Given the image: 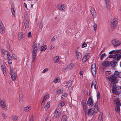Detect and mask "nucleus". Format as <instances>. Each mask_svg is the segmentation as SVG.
Instances as JSON below:
<instances>
[{"label":"nucleus","instance_id":"obj_42","mask_svg":"<svg viewBox=\"0 0 121 121\" xmlns=\"http://www.w3.org/2000/svg\"><path fill=\"white\" fill-rule=\"evenodd\" d=\"M65 104V103L64 101H62L59 104L58 106L60 107H62Z\"/></svg>","mask_w":121,"mask_h":121},{"label":"nucleus","instance_id":"obj_11","mask_svg":"<svg viewBox=\"0 0 121 121\" xmlns=\"http://www.w3.org/2000/svg\"><path fill=\"white\" fill-rule=\"evenodd\" d=\"M4 27L2 22L0 21V32L1 34H3L4 32Z\"/></svg>","mask_w":121,"mask_h":121},{"label":"nucleus","instance_id":"obj_55","mask_svg":"<svg viewBox=\"0 0 121 121\" xmlns=\"http://www.w3.org/2000/svg\"><path fill=\"white\" fill-rule=\"evenodd\" d=\"M115 56H113L112 55H110L109 56V57L110 58L113 57L114 58V59L116 60V58H115Z\"/></svg>","mask_w":121,"mask_h":121},{"label":"nucleus","instance_id":"obj_61","mask_svg":"<svg viewBox=\"0 0 121 121\" xmlns=\"http://www.w3.org/2000/svg\"><path fill=\"white\" fill-rule=\"evenodd\" d=\"M55 36H53V38H52V41H53L55 40L56 39V38H55Z\"/></svg>","mask_w":121,"mask_h":121},{"label":"nucleus","instance_id":"obj_28","mask_svg":"<svg viewBox=\"0 0 121 121\" xmlns=\"http://www.w3.org/2000/svg\"><path fill=\"white\" fill-rule=\"evenodd\" d=\"M30 109V106H28L25 107L24 108L23 110L25 112H27L29 111Z\"/></svg>","mask_w":121,"mask_h":121},{"label":"nucleus","instance_id":"obj_8","mask_svg":"<svg viewBox=\"0 0 121 121\" xmlns=\"http://www.w3.org/2000/svg\"><path fill=\"white\" fill-rule=\"evenodd\" d=\"M57 8L61 11H65L66 9V7L65 4H59L57 6Z\"/></svg>","mask_w":121,"mask_h":121},{"label":"nucleus","instance_id":"obj_25","mask_svg":"<svg viewBox=\"0 0 121 121\" xmlns=\"http://www.w3.org/2000/svg\"><path fill=\"white\" fill-rule=\"evenodd\" d=\"M91 84L93 85L94 88L96 89L98 88L97 86L96 85L97 83L96 81H92Z\"/></svg>","mask_w":121,"mask_h":121},{"label":"nucleus","instance_id":"obj_33","mask_svg":"<svg viewBox=\"0 0 121 121\" xmlns=\"http://www.w3.org/2000/svg\"><path fill=\"white\" fill-rule=\"evenodd\" d=\"M61 121H67V117L66 115H64L62 116Z\"/></svg>","mask_w":121,"mask_h":121},{"label":"nucleus","instance_id":"obj_30","mask_svg":"<svg viewBox=\"0 0 121 121\" xmlns=\"http://www.w3.org/2000/svg\"><path fill=\"white\" fill-rule=\"evenodd\" d=\"M49 98V95H45L44 97V98L41 104H43V103H44V102L46 100L48 99Z\"/></svg>","mask_w":121,"mask_h":121},{"label":"nucleus","instance_id":"obj_44","mask_svg":"<svg viewBox=\"0 0 121 121\" xmlns=\"http://www.w3.org/2000/svg\"><path fill=\"white\" fill-rule=\"evenodd\" d=\"M116 62L115 61L113 60L110 62V64L112 65L115 66V65Z\"/></svg>","mask_w":121,"mask_h":121},{"label":"nucleus","instance_id":"obj_26","mask_svg":"<svg viewBox=\"0 0 121 121\" xmlns=\"http://www.w3.org/2000/svg\"><path fill=\"white\" fill-rule=\"evenodd\" d=\"M109 62L108 61H105L103 62L102 65L104 67H107L109 66Z\"/></svg>","mask_w":121,"mask_h":121},{"label":"nucleus","instance_id":"obj_21","mask_svg":"<svg viewBox=\"0 0 121 121\" xmlns=\"http://www.w3.org/2000/svg\"><path fill=\"white\" fill-rule=\"evenodd\" d=\"M50 101L47 102V104L44 107V108L45 110H48L50 107Z\"/></svg>","mask_w":121,"mask_h":121},{"label":"nucleus","instance_id":"obj_18","mask_svg":"<svg viewBox=\"0 0 121 121\" xmlns=\"http://www.w3.org/2000/svg\"><path fill=\"white\" fill-rule=\"evenodd\" d=\"M60 56H56L54 58V62L55 63H60Z\"/></svg>","mask_w":121,"mask_h":121},{"label":"nucleus","instance_id":"obj_32","mask_svg":"<svg viewBox=\"0 0 121 121\" xmlns=\"http://www.w3.org/2000/svg\"><path fill=\"white\" fill-rule=\"evenodd\" d=\"M88 55H86L83 57V59L82 61L84 62H86L87 60L88 59Z\"/></svg>","mask_w":121,"mask_h":121},{"label":"nucleus","instance_id":"obj_48","mask_svg":"<svg viewBox=\"0 0 121 121\" xmlns=\"http://www.w3.org/2000/svg\"><path fill=\"white\" fill-rule=\"evenodd\" d=\"M60 79L59 78H58L56 79L54 81V82L55 83H57L60 82Z\"/></svg>","mask_w":121,"mask_h":121},{"label":"nucleus","instance_id":"obj_9","mask_svg":"<svg viewBox=\"0 0 121 121\" xmlns=\"http://www.w3.org/2000/svg\"><path fill=\"white\" fill-rule=\"evenodd\" d=\"M95 112V110L94 108H91L88 109L87 114L89 116H92L94 114Z\"/></svg>","mask_w":121,"mask_h":121},{"label":"nucleus","instance_id":"obj_27","mask_svg":"<svg viewBox=\"0 0 121 121\" xmlns=\"http://www.w3.org/2000/svg\"><path fill=\"white\" fill-rule=\"evenodd\" d=\"M114 102L117 104V105H118L120 101V99L118 98H117L115 99L114 100Z\"/></svg>","mask_w":121,"mask_h":121},{"label":"nucleus","instance_id":"obj_13","mask_svg":"<svg viewBox=\"0 0 121 121\" xmlns=\"http://www.w3.org/2000/svg\"><path fill=\"white\" fill-rule=\"evenodd\" d=\"M7 56L8 60L9 65V66H10L12 64V58L10 54H9Z\"/></svg>","mask_w":121,"mask_h":121},{"label":"nucleus","instance_id":"obj_17","mask_svg":"<svg viewBox=\"0 0 121 121\" xmlns=\"http://www.w3.org/2000/svg\"><path fill=\"white\" fill-rule=\"evenodd\" d=\"M115 57L117 61L119 60L120 58H121V52H119L115 55Z\"/></svg>","mask_w":121,"mask_h":121},{"label":"nucleus","instance_id":"obj_60","mask_svg":"<svg viewBox=\"0 0 121 121\" xmlns=\"http://www.w3.org/2000/svg\"><path fill=\"white\" fill-rule=\"evenodd\" d=\"M24 6L26 8L27 10L28 8L27 7V5L26 4V3H24Z\"/></svg>","mask_w":121,"mask_h":121},{"label":"nucleus","instance_id":"obj_46","mask_svg":"<svg viewBox=\"0 0 121 121\" xmlns=\"http://www.w3.org/2000/svg\"><path fill=\"white\" fill-rule=\"evenodd\" d=\"M67 95V94L66 93H64L61 96V99H64V97H66Z\"/></svg>","mask_w":121,"mask_h":121},{"label":"nucleus","instance_id":"obj_10","mask_svg":"<svg viewBox=\"0 0 121 121\" xmlns=\"http://www.w3.org/2000/svg\"><path fill=\"white\" fill-rule=\"evenodd\" d=\"M61 112L60 109L59 108H56L54 116L56 118H57L60 116Z\"/></svg>","mask_w":121,"mask_h":121},{"label":"nucleus","instance_id":"obj_51","mask_svg":"<svg viewBox=\"0 0 121 121\" xmlns=\"http://www.w3.org/2000/svg\"><path fill=\"white\" fill-rule=\"evenodd\" d=\"M94 28V30L95 31L96 30L97 28V25L96 24H95L93 26Z\"/></svg>","mask_w":121,"mask_h":121},{"label":"nucleus","instance_id":"obj_59","mask_svg":"<svg viewBox=\"0 0 121 121\" xmlns=\"http://www.w3.org/2000/svg\"><path fill=\"white\" fill-rule=\"evenodd\" d=\"M50 118L49 117L46 118L45 119V121H50Z\"/></svg>","mask_w":121,"mask_h":121},{"label":"nucleus","instance_id":"obj_40","mask_svg":"<svg viewBox=\"0 0 121 121\" xmlns=\"http://www.w3.org/2000/svg\"><path fill=\"white\" fill-rule=\"evenodd\" d=\"M1 67L2 70H4L5 69V65L3 61H1Z\"/></svg>","mask_w":121,"mask_h":121},{"label":"nucleus","instance_id":"obj_63","mask_svg":"<svg viewBox=\"0 0 121 121\" xmlns=\"http://www.w3.org/2000/svg\"><path fill=\"white\" fill-rule=\"evenodd\" d=\"M54 47V46L52 45L51 46V47L50 48V50L53 49Z\"/></svg>","mask_w":121,"mask_h":121},{"label":"nucleus","instance_id":"obj_50","mask_svg":"<svg viewBox=\"0 0 121 121\" xmlns=\"http://www.w3.org/2000/svg\"><path fill=\"white\" fill-rule=\"evenodd\" d=\"M27 36L29 38H31L32 37L31 33L30 32H29L28 33Z\"/></svg>","mask_w":121,"mask_h":121},{"label":"nucleus","instance_id":"obj_36","mask_svg":"<svg viewBox=\"0 0 121 121\" xmlns=\"http://www.w3.org/2000/svg\"><path fill=\"white\" fill-rule=\"evenodd\" d=\"M72 83V81H69L68 82H67V85H66V86H67V87H69L71 85Z\"/></svg>","mask_w":121,"mask_h":121},{"label":"nucleus","instance_id":"obj_62","mask_svg":"<svg viewBox=\"0 0 121 121\" xmlns=\"http://www.w3.org/2000/svg\"><path fill=\"white\" fill-rule=\"evenodd\" d=\"M115 51V50H112L110 52H109V53L110 54H112V53H113V52H114Z\"/></svg>","mask_w":121,"mask_h":121},{"label":"nucleus","instance_id":"obj_64","mask_svg":"<svg viewBox=\"0 0 121 121\" xmlns=\"http://www.w3.org/2000/svg\"><path fill=\"white\" fill-rule=\"evenodd\" d=\"M80 76L81 77H82V71H81L80 73Z\"/></svg>","mask_w":121,"mask_h":121},{"label":"nucleus","instance_id":"obj_37","mask_svg":"<svg viewBox=\"0 0 121 121\" xmlns=\"http://www.w3.org/2000/svg\"><path fill=\"white\" fill-rule=\"evenodd\" d=\"M63 91V89H59L56 91V94H60Z\"/></svg>","mask_w":121,"mask_h":121},{"label":"nucleus","instance_id":"obj_47","mask_svg":"<svg viewBox=\"0 0 121 121\" xmlns=\"http://www.w3.org/2000/svg\"><path fill=\"white\" fill-rule=\"evenodd\" d=\"M23 96L22 95H20L19 96V99L20 101L22 102L23 100Z\"/></svg>","mask_w":121,"mask_h":121},{"label":"nucleus","instance_id":"obj_3","mask_svg":"<svg viewBox=\"0 0 121 121\" xmlns=\"http://www.w3.org/2000/svg\"><path fill=\"white\" fill-rule=\"evenodd\" d=\"M10 74L12 79L13 81L16 80L17 75L16 73L15 72L13 68L10 67Z\"/></svg>","mask_w":121,"mask_h":121},{"label":"nucleus","instance_id":"obj_5","mask_svg":"<svg viewBox=\"0 0 121 121\" xmlns=\"http://www.w3.org/2000/svg\"><path fill=\"white\" fill-rule=\"evenodd\" d=\"M117 21V19L116 18L113 19L111 21V26L112 29H113L116 27L118 23Z\"/></svg>","mask_w":121,"mask_h":121},{"label":"nucleus","instance_id":"obj_54","mask_svg":"<svg viewBox=\"0 0 121 121\" xmlns=\"http://www.w3.org/2000/svg\"><path fill=\"white\" fill-rule=\"evenodd\" d=\"M94 12H92L91 13L92 16L94 18L96 17L94 15V14H95V13H94Z\"/></svg>","mask_w":121,"mask_h":121},{"label":"nucleus","instance_id":"obj_16","mask_svg":"<svg viewBox=\"0 0 121 121\" xmlns=\"http://www.w3.org/2000/svg\"><path fill=\"white\" fill-rule=\"evenodd\" d=\"M87 104L88 105L91 107L93 105V103L91 98H89L88 100Z\"/></svg>","mask_w":121,"mask_h":121},{"label":"nucleus","instance_id":"obj_29","mask_svg":"<svg viewBox=\"0 0 121 121\" xmlns=\"http://www.w3.org/2000/svg\"><path fill=\"white\" fill-rule=\"evenodd\" d=\"M23 34L22 33L20 32L18 34V38L19 39H21L23 38Z\"/></svg>","mask_w":121,"mask_h":121},{"label":"nucleus","instance_id":"obj_6","mask_svg":"<svg viewBox=\"0 0 121 121\" xmlns=\"http://www.w3.org/2000/svg\"><path fill=\"white\" fill-rule=\"evenodd\" d=\"M91 72L94 76L96 75V67L95 64H92L91 66Z\"/></svg>","mask_w":121,"mask_h":121},{"label":"nucleus","instance_id":"obj_56","mask_svg":"<svg viewBox=\"0 0 121 121\" xmlns=\"http://www.w3.org/2000/svg\"><path fill=\"white\" fill-rule=\"evenodd\" d=\"M34 117L33 116H32L30 117V120L29 121H34Z\"/></svg>","mask_w":121,"mask_h":121},{"label":"nucleus","instance_id":"obj_1","mask_svg":"<svg viewBox=\"0 0 121 121\" xmlns=\"http://www.w3.org/2000/svg\"><path fill=\"white\" fill-rule=\"evenodd\" d=\"M39 48V44L35 41L33 44L32 62H35L36 59V53Z\"/></svg>","mask_w":121,"mask_h":121},{"label":"nucleus","instance_id":"obj_49","mask_svg":"<svg viewBox=\"0 0 121 121\" xmlns=\"http://www.w3.org/2000/svg\"><path fill=\"white\" fill-rule=\"evenodd\" d=\"M87 44L85 43H83L82 44V48H84L86 47Z\"/></svg>","mask_w":121,"mask_h":121},{"label":"nucleus","instance_id":"obj_58","mask_svg":"<svg viewBox=\"0 0 121 121\" xmlns=\"http://www.w3.org/2000/svg\"><path fill=\"white\" fill-rule=\"evenodd\" d=\"M2 115L3 119H5L6 116H5V114L4 113H3Z\"/></svg>","mask_w":121,"mask_h":121},{"label":"nucleus","instance_id":"obj_38","mask_svg":"<svg viewBox=\"0 0 121 121\" xmlns=\"http://www.w3.org/2000/svg\"><path fill=\"white\" fill-rule=\"evenodd\" d=\"M11 10L13 16L15 17V10L14 9V8H11Z\"/></svg>","mask_w":121,"mask_h":121},{"label":"nucleus","instance_id":"obj_15","mask_svg":"<svg viewBox=\"0 0 121 121\" xmlns=\"http://www.w3.org/2000/svg\"><path fill=\"white\" fill-rule=\"evenodd\" d=\"M75 52L78 60H80L82 58V55L81 53L80 52L77 50H76Z\"/></svg>","mask_w":121,"mask_h":121},{"label":"nucleus","instance_id":"obj_23","mask_svg":"<svg viewBox=\"0 0 121 121\" xmlns=\"http://www.w3.org/2000/svg\"><path fill=\"white\" fill-rule=\"evenodd\" d=\"M24 25L25 28H28L29 27V24L28 21L27 20H25L24 22Z\"/></svg>","mask_w":121,"mask_h":121},{"label":"nucleus","instance_id":"obj_24","mask_svg":"<svg viewBox=\"0 0 121 121\" xmlns=\"http://www.w3.org/2000/svg\"><path fill=\"white\" fill-rule=\"evenodd\" d=\"M83 108L84 111L85 115L87 113L86 105V103H83L82 104Z\"/></svg>","mask_w":121,"mask_h":121},{"label":"nucleus","instance_id":"obj_39","mask_svg":"<svg viewBox=\"0 0 121 121\" xmlns=\"http://www.w3.org/2000/svg\"><path fill=\"white\" fill-rule=\"evenodd\" d=\"M47 46L46 45H44L41 48V51H45L47 48Z\"/></svg>","mask_w":121,"mask_h":121},{"label":"nucleus","instance_id":"obj_53","mask_svg":"<svg viewBox=\"0 0 121 121\" xmlns=\"http://www.w3.org/2000/svg\"><path fill=\"white\" fill-rule=\"evenodd\" d=\"M13 58L15 60H17V56L13 54Z\"/></svg>","mask_w":121,"mask_h":121},{"label":"nucleus","instance_id":"obj_41","mask_svg":"<svg viewBox=\"0 0 121 121\" xmlns=\"http://www.w3.org/2000/svg\"><path fill=\"white\" fill-rule=\"evenodd\" d=\"M106 53H104L103 54H102L100 57V58L101 60H103L104 58L106 57Z\"/></svg>","mask_w":121,"mask_h":121},{"label":"nucleus","instance_id":"obj_19","mask_svg":"<svg viewBox=\"0 0 121 121\" xmlns=\"http://www.w3.org/2000/svg\"><path fill=\"white\" fill-rule=\"evenodd\" d=\"M1 52L4 57L5 56H7L9 54V53L6 51L4 50H1Z\"/></svg>","mask_w":121,"mask_h":121},{"label":"nucleus","instance_id":"obj_43","mask_svg":"<svg viewBox=\"0 0 121 121\" xmlns=\"http://www.w3.org/2000/svg\"><path fill=\"white\" fill-rule=\"evenodd\" d=\"M90 13H91L92 12H95V13H96V12L95 11V10L92 7H90Z\"/></svg>","mask_w":121,"mask_h":121},{"label":"nucleus","instance_id":"obj_57","mask_svg":"<svg viewBox=\"0 0 121 121\" xmlns=\"http://www.w3.org/2000/svg\"><path fill=\"white\" fill-rule=\"evenodd\" d=\"M48 70V68H46L44 69L42 72V73H44L46 72Z\"/></svg>","mask_w":121,"mask_h":121},{"label":"nucleus","instance_id":"obj_14","mask_svg":"<svg viewBox=\"0 0 121 121\" xmlns=\"http://www.w3.org/2000/svg\"><path fill=\"white\" fill-rule=\"evenodd\" d=\"M74 66V64L72 63H71L69 65L67 66L64 68L63 69L65 70L67 69H70L73 68Z\"/></svg>","mask_w":121,"mask_h":121},{"label":"nucleus","instance_id":"obj_20","mask_svg":"<svg viewBox=\"0 0 121 121\" xmlns=\"http://www.w3.org/2000/svg\"><path fill=\"white\" fill-rule=\"evenodd\" d=\"M115 76H116L117 78V77L119 78H121V73L117 71H115V73L113 75Z\"/></svg>","mask_w":121,"mask_h":121},{"label":"nucleus","instance_id":"obj_31","mask_svg":"<svg viewBox=\"0 0 121 121\" xmlns=\"http://www.w3.org/2000/svg\"><path fill=\"white\" fill-rule=\"evenodd\" d=\"M18 117L16 115H13L12 117V119L13 121H18Z\"/></svg>","mask_w":121,"mask_h":121},{"label":"nucleus","instance_id":"obj_52","mask_svg":"<svg viewBox=\"0 0 121 121\" xmlns=\"http://www.w3.org/2000/svg\"><path fill=\"white\" fill-rule=\"evenodd\" d=\"M97 97L98 99H99L100 98V93L99 92L97 93Z\"/></svg>","mask_w":121,"mask_h":121},{"label":"nucleus","instance_id":"obj_4","mask_svg":"<svg viewBox=\"0 0 121 121\" xmlns=\"http://www.w3.org/2000/svg\"><path fill=\"white\" fill-rule=\"evenodd\" d=\"M119 90V88L116 86H113L112 87V91L113 94L118 95L120 94Z\"/></svg>","mask_w":121,"mask_h":121},{"label":"nucleus","instance_id":"obj_2","mask_svg":"<svg viewBox=\"0 0 121 121\" xmlns=\"http://www.w3.org/2000/svg\"><path fill=\"white\" fill-rule=\"evenodd\" d=\"M106 79L108 81H111V82L115 83L117 82V78L116 76H115L113 75L106 77Z\"/></svg>","mask_w":121,"mask_h":121},{"label":"nucleus","instance_id":"obj_35","mask_svg":"<svg viewBox=\"0 0 121 121\" xmlns=\"http://www.w3.org/2000/svg\"><path fill=\"white\" fill-rule=\"evenodd\" d=\"M103 117V113L101 112L99 117V121H103L102 118Z\"/></svg>","mask_w":121,"mask_h":121},{"label":"nucleus","instance_id":"obj_34","mask_svg":"<svg viewBox=\"0 0 121 121\" xmlns=\"http://www.w3.org/2000/svg\"><path fill=\"white\" fill-rule=\"evenodd\" d=\"M115 110L117 112H120V108L119 106L118 105H116V106Z\"/></svg>","mask_w":121,"mask_h":121},{"label":"nucleus","instance_id":"obj_22","mask_svg":"<svg viewBox=\"0 0 121 121\" xmlns=\"http://www.w3.org/2000/svg\"><path fill=\"white\" fill-rule=\"evenodd\" d=\"M106 8L109 9L110 8V0L105 1Z\"/></svg>","mask_w":121,"mask_h":121},{"label":"nucleus","instance_id":"obj_45","mask_svg":"<svg viewBox=\"0 0 121 121\" xmlns=\"http://www.w3.org/2000/svg\"><path fill=\"white\" fill-rule=\"evenodd\" d=\"M111 73V72L110 71H107L105 72V75L106 76H108L110 75Z\"/></svg>","mask_w":121,"mask_h":121},{"label":"nucleus","instance_id":"obj_12","mask_svg":"<svg viewBox=\"0 0 121 121\" xmlns=\"http://www.w3.org/2000/svg\"><path fill=\"white\" fill-rule=\"evenodd\" d=\"M0 105L3 109L6 110L7 109V106L4 103V102L0 98Z\"/></svg>","mask_w":121,"mask_h":121},{"label":"nucleus","instance_id":"obj_7","mask_svg":"<svg viewBox=\"0 0 121 121\" xmlns=\"http://www.w3.org/2000/svg\"><path fill=\"white\" fill-rule=\"evenodd\" d=\"M111 42L114 48H116L119 46L121 43V42L116 39H113L112 40Z\"/></svg>","mask_w":121,"mask_h":121}]
</instances>
